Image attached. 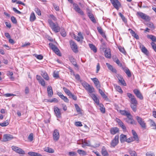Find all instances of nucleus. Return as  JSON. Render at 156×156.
Segmentation results:
<instances>
[{
  "mask_svg": "<svg viewBox=\"0 0 156 156\" xmlns=\"http://www.w3.org/2000/svg\"><path fill=\"white\" fill-rule=\"evenodd\" d=\"M127 95L128 97L130 98V103L131 108L134 112H136L137 102L136 98L134 95L131 93H127Z\"/></svg>",
  "mask_w": 156,
  "mask_h": 156,
  "instance_id": "f257e3e1",
  "label": "nucleus"
},
{
  "mask_svg": "<svg viewBox=\"0 0 156 156\" xmlns=\"http://www.w3.org/2000/svg\"><path fill=\"white\" fill-rule=\"evenodd\" d=\"M48 22L50 27L55 32L57 33L60 31V28L57 23H54L50 20H49Z\"/></svg>",
  "mask_w": 156,
  "mask_h": 156,
  "instance_id": "f03ea898",
  "label": "nucleus"
},
{
  "mask_svg": "<svg viewBox=\"0 0 156 156\" xmlns=\"http://www.w3.org/2000/svg\"><path fill=\"white\" fill-rule=\"evenodd\" d=\"M135 118L142 128L144 129H146V123L144 119L138 116H136Z\"/></svg>",
  "mask_w": 156,
  "mask_h": 156,
  "instance_id": "7ed1b4c3",
  "label": "nucleus"
},
{
  "mask_svg": "<svg viewBox=\"0 0 156 156\" xmlns=\"http://www.w3.org/2000/svg\"><path fill=\"white\" fill-rule=\"evenodd\" d=\"M137 14L143 20L146 21H149L151 20V18L149 16L141 12H137Z\"/></svg>",
  "mask_w": 156,
  "mask_h": 156,
  "instance_id": "20e7f679",
  "label": "nucleus"
},
{
  "mask_svg": "<svg viewBox=\"0 0 156 156\" xmlns=\"http://www.w3.org/2000/svg\"><path fill=\"white\" fill-rule=\"evenodd\" d=\"M49 45L50 48L56 54L59 56H61V53H60L59 50L55 45L52 43H50L49 44Z\"/></svg>",
  "mask_w": 156,
  "mask_h": 156,
  "instance_id": "39448f33",
  "label": "nucleus"
},
{
  "mask_svg": "<svg viewBox=\"0 0 156 156\" xmlns=\"http://www.w3.org/2000/svg\"><path fill=\"white\" fill-rule=\"evenodd\" d=\"M111 3L114 7L117 10H118L121 6V4L118 0H110Z\"/></svg>",
  "mask_w": 156,
  "mask_h": 156,
  "instance_id": "423d86ee",
  "label": "nucleus"
},
{
  "mask_svg": "<svg viewBox=\"0 0 156 156\" xmlns=\"http://www.w3.org/2000/svg\"><path fill=\"white\" fill-rule=\"evenodd\" d=\"M69 43L71 48L73 51L75 53H77L78 51V50L76 44L72 40L70 41Z\"/></svg>",
  "mask_w": 156,
  "mask_h": 156,
  "instance_id": "0eeeda50",
  "label": "nucleus"
},
{
  "mask_svg": "<svg viewBox=\"0 0 156 156\" xmlns=\"http://www.w3.org/2000/svg\"><path fill=\"white\" fill-rule=\"evenodd\" d=\"M102 43V44L101 46L100 49L101 51L105 54V55L106 58H107V51L106 46L105 44L103 42L102 40H101Z\"/></svg>",
  "mask_w": 156,
  "mask_h": 156,
  "instance_id": "6e6552de",
  "label": "nucleus"
},
{
  "mask_svg": "<svg viewBox=\"0 0 156 156\" xmlns=\"http://www.w3.org/2000/svg\"><path fill=\"white\" fill-rule=\"evenodd\" d=\"M126 122L132 125L135 124H136V122L133 118V116L131 114L127 117V118L125 119Z\"/></svg>",
  "mask_w": 156,
  "mask_h": 156,
  "instance_id": "1a4fd4ad",
  "label": "nucleus"
},
{
  "mask_svg": "<svg viewBox=\"0 0 156 156\" xmlns=\"http://www.w3.org/2000/svg\"><path fill=\"white\" fill-rule=\"evenodd\" d=\"M54 110L55 114L58 118H61L62 117V114L60 109L57 107L55 106L54 108Z\"/></svg>",
  "mask_w": 156,
  "mask_h": 156,
  "instance_id": "9d476101",
  "label": "nucleus"
},
{
  "mask_svg": "<svg viewBox=\"0 0 156 156\" xmlns=\"http://www.w3.org/2000/svg\"><path fill=\"white\" fill-rule=\"evenodd\" d=\"M77 143L79 144H82V146H89L91 145V144L90 141L87 140L85 139H84V140H80L78 141Z\"/></svg>",
  "mask_w": 156,
  "mask_h": 156,
  "instance_id": "9b49d317",
  "label": "nucleus"
},
{
  "mask_svg": "<svg viewBox=\"0 0 156 156\" xmlns=\"http://www.w3.org/2000/svg\"><path fill=\"white\" fill-rule=\"evenodd\" d=\"M119 136L116 135L114 138L112 140L111 144L112 146H115L117 145L119 142Z\"/></svg>",
  "mask_w": 156,
  "mask_h": 156,
  "instance_id": "f8f14e48",
  "label": "nucleus"
},
{
  "mask_svg": "<svg viewBox=\"0 0 156 156\" xmlns=\"http://www.w3.org/2000/svg\"><path fill=\"white\" fill-rule=\"evenodd\" d=\"M53 139L55 141H57L59 138V135L58 131L57 129H55L53 134Z\"/></svg>",
  "mask_w": 156,
  "mask_h": 156,
  "instance_id": "ddd939ff",
  "label": "nucleus"
},
{
  "mask_svg": "<svg viewBox=\"0 0 156 156\" xmlns=\"http://www.w3.org/2000/svg\"><path fill=\"white\" fill-rule=\"evenodd\" d=\"M133 92L138 98L140 100L143 99V97L139 90L137 89H135L133 90Z\"/></svg>",
  "mask_w": 156,
  "mask_h": 156,
  "instance_id": "4468645a",
  "label": "nucleus"
},
{
  "mask_svg": "<svg viewBox=\"0 0 156 156\" xmlns=\"http://www.w3.org/2000/svg\"><path fill=\"white\" fill-rule=\"evenodd\" d=\"M36 78L37 80L38 81L39 83L43 87L45 85V83L44 80L40 76L38 75H37L36 76Z\"/></svg>",
  "mask_w": 156,
  "mask_h": 156,
  "instance_id": "2eb2a0df",
  "label": "nucleus"
},
{
  "mask_svg": "<svg viewBox=\"0 0 156 156\" xmlns=\"http://www.w3.org/2000/svg\"><path fill=\"white\" fill-rule=\"evenodd\" d=\"M13 138V136L12 135L9 134H5L3 136V141L5 142L9 141Z\"/></svg>",
  "mask_w": 156,
  "mask_h": 156,
  "instance_id": "dca6fc26",
  "label": "nucleus"
},
{
  "mask_svg": "<svg viewBox=\"0 0 156 156\" xmlns=\"http://www.w3.org/2000/svg\"><path fill=\"white\" fill-rule=\"evenodd\" d=\"M116 120L119 125L122 128L124 131L126 129V127L124 124L119 119L116 118Z\"/></svg>",
  "mask_w": 156,
  "mask_h": 156,
  "instance_id": "f3484780",
  "label": "nucleus"
},
{
  "mask_svg": "<svg viewBox=\"0 0 156 156\" xmlns=\"http://www.w3.org/2000/svg\"><path fill=\"white\" fill-rule=\"evenodd\" d=\"M74 7V9L75 11L80 14L81 15H84V13L83 11L80 9L79 6L76 4H73Z\"/></svg>",
  "mask_w": 156,
  "mask_h": 156,
  "instance_id": "a211bd4d",
  "label": "nucleus"
},
{
  "mask_svg": "<svg viewBox=\"0 0 156 156\" xmlns=\"http://www.w3.org/2000/svg\"><path fill=\"white\" fill-rule=\"evenodd\" d=\"M12 149L16 153L23 154H25L24 151L18 147H12Z\"/></svg>",
  "mask_w": 156,
  "mask_h": 156,
  "instance_id": "6ab92c4d",
  "label": "nucleus"
},
{
  "mask_svg": "<svg viewBox=\"0 0 156 156\" xmlns=\"http://www.w3.org/2000/svg\"><path fill=\"white\" fill-rule=\"evenodd\" d=\"M132 133L133 135L132 138L133 140L134 141H136L137 143H138L139 142V139L136 132L134 130H132Z\"/></svg>",
  "mask_w": 156,
  "mask_h": 156,
  "instance_id": "aec40b11",
  "label": "nucleus"
},
{
  "mask_svg": "<svg viewBox=\"0 0 156 156\" xmlns=\"http://www.w3.org/2000/svg\"><path fill=\"white\" fill-rule=\"evenodd\" d=\"M91 79L94 82L97 88L98 89L100 87V83L98 79L96 78H91Z\"/></svg>",
  "mask_w": 156,
  "mask_h": 156,
  "instance_id": "412c9836",
  "label": "nucleus"
},
{
  "mask_svg": "<svg viewBox=\"0 0 156 156\" xmlns=\"http://www.w3.org/2000/svg\"><path fill=\"white\" fill-rule=\"evenodd\" d=\"M58 95L62 100H63L64 101L66 102H68L69 100L61 92H58L57 93Z\"/></svg>",
  "mask_w": 156,
  "mask_h": 156,
  "instance_id": "4be33fe9",
  "label": "nucleus"
},
{
  "mask_svg": "<svg viewBox=\"0 0 156 156\" xmlns=\"http://www.w3.org/2000/svg\"><path fill=\"white\" fill-rule=\"evenodd\" d=\"M119 129L117 127H114L112 128L110 130V132L111 134L114 135L119 132Z\"/></svg>",
  "mask_w": 156,
  "mask_h": 156,
  "instance_id": "5701e85b",
  "label": "nucleus"
},
{
  "mask_svg": "<svg viewBox=\"0 0 156 156\" xmlns=\"http://www.w3.org/2000/svg\"><path fill=\"white\" fill-rule=\"evenodd\" d=\"M47 92L49 97H51L53 95V92L51 87L48 86L47 87Z\"/></svg>",
  "mask_w": 156,
  "mask_h": 156,
  "instance_id": "b1692460",
  "label": "nucleus"
},
{
  "mask_svg": "<svg viewBox=\"0 0 156 156\" xmlns=\"http://www.w3.org/2000/svg\"><path fill=\"white\" fill-rule=\"evenodd\" d=\"M108 68L113 73H116L117 70L115 68L112 66L108 63Z\"/></svg>",
  "mask_w": 156,
  "mask_h": 156,
  "instance_id": "393cba45",
  "label": "nucleus"
},
{
  "mask_svg": "<svg viewBox=\"0 0 156 156\" xmlns=\"http://www.w3.org/2000/svg\"><path fill=\"white\" fill-rule=\"evenodd\" d=\"M122 69L129 77H130L131 76V73L129 69L127 68L122 67Z\"/></svg>",
  "mask_w": 156,
  "mask_h": 156,
  "instance_id": "a878e982",
  "label": "nucleus"
},
{
  "mask_svg": "<svg viewBox=\"0 0 156 156\" xmlns=\"http://www.w3.org/2000/svg\"><path fill=\"white\" fill-rule=\"evenodd\" d=\"M120 113L122 115L126 116L127 117L129 115L131 114L128 111L125 110H121L120 111Z\"/></svg>",
  "mask_w": 156,
  "mask_h": 156,
  "instance_id": "bb28decb",
  "label": "nucleus"
},
{
  "mask_svg": "<svg viewBox=\"0 0 156 156\" xmlns=\"http://www.w3.org/2000/svg\"><path fill=\"white\" fill-rule=\"evenodd\" d=\"M91 97L95 103L98 105H99V101L96 96L94 94L91 95Z\"/></svg>",
  "mask_w": 156,
  "mask_h": 156,
  "instance_id": "cd10ccee",
  "label": "nucleus"
},
{
  "mask_svg": "<svg viewBox=\"0 0 156 156\" xmlns=\"http://www.w3.org/2000/svg\"><path fill=\"white\" fill-rule=\"evenodd\" d=\"M127 137L126 135L123 134H121L120 136V140L121 143H123L125 141H126Z\"/></svg>",
  "mask_w": 156,
  "mask_h": 156,
  "instance_id": "c85d7f7f",
  "label": "nucleus"
},
{
  "mask_svg": "<svg viewBox=\"0 0 156 156\" xmlns=\"http://www.w3.org/2000/svg\"><path fill=\"white\" fill-rule=\"evenodd\" d=\"M28 154L30 156H42L41 154L32 151L29 152Z\"/></svg>",
  "mask_w": 156,
  "mask_h": 156,
  "instance_id": "c756f323",
  "label": "nucleus"
},
{
  "mask_svg": "<svg viewBox=\"0 0 156 156\" xmlns=\"http://www.w3.org/2000/svg\"><path fill=\"white\" fill-rule=\"evenodd\" d=\"M41 75L46 80H49V77L45 72H42Z\"/></svg>",
  "mask_w": 156,
  "mask_h": 156,
  "instance_id": "7c9ffc66",
  "label": "nucleus"
},
{
  "mask_svg": "<svg viewBox=\"0 0 156 156\" xmlns=\"http://www.w3.org/2000/svg\"><path fill=\"white\" fill-rule=\"evenodd\" d=\"M44 151L49 153H53L54 150L49 147H45L44 148Z\"/></svg>",
  "mask_w": 156,
  "mask_h": 156,
  "instance_id": "2f4dec72",
  "label": "nucleus"
},
{
  "mask_svg": "<svg viewBox=\"0 0 156 156\" xmlns=\"http://www.w3.org/2000/svg\"><path fill=\"white\" fill-rule=\"evenodd\" d=\"M97 29L99 33L103 37L106 38V36L105 35L104 33L103 32L102 30L101 27H98L97 28Z\"/></svg>",
  "mask_w": 156,
  "mask_h": 156,
  "instance_id": "473e14b6",
  "label": "nucleus"
},
{
  "mask_svg": "<svg viewBox=\"0 0 156 156\" xmlns=\"http://www.w3.org/2000/svg\"><path fill=\"white\" fill-rule=\"evenodd\" d=\"M85 89L88 91L90 93H91L93 92L94 89L93 87H91L89 85L85 88Z\"/></svg>",
  "mask_w": 156,
  "mask_h": 156,
  "instance_id": "72a5a7b5",
  "label": "nucleus"
},
{
  "mask_svg": "<svg viewBox=\"0 0 156 156\" xmlns=\"http://www.w3.org/2000/svg\"><path fill=\"white\" fill-rule=\"evenodd\" d=\"M88 16L90 19L93 22L95 23L96 22V20L94 19V16L92 14L89 12L88 13Z\"/></svg>",
  "mask_w": 156,
  "mask_h": 156,
  "instance_id": "f704fd0d",
  "label": "nucleus"
},
{
  "mask_svg": "<svg viewBox=\"0 0 156 156\" xmlns=\"http://www.w3.org/2000/svg\"><path fill=\"white\" fill-rule=\"evenodd\" d=\"M36 19V16L34 12L32 13L30 15V21L31 22H33Z\"/></svg>",
  "mask_w": 156,
  "mask_h": 156,
  "instance_id": "c9c22d12",
  "label": "nucleus"
},
{
  "mask_svg": "<svg viewBox=\"0 0 156 156\" xmlns=\"http://www.w3.org/2000/svg\"><path fill=\"white\" fill-rule=\"evenodd\" d=\"M89 46L90 48L94 52L96 53L97 52V48L94 45L92 44H90Z\"/></svg>",
  "mask_w": 156,
  "mask_h": 156,
  "instance_id": "e433bc0d",
  "label": "nucleus"
},
{
  "mask_svg": "<svg viewBox=\"0 0 156 156\" xmlns=\"http://www.w3.org/2000/svg\"><path fill=\"white\" fill-rule=\"evenodd\" d=\"M146 24L149 27L152 28L153 29L155 28V27L154 26L153 23L151 22H149L147 23H146Z\"/></svg>",
  "mask_w": 156,
  "mask_h": 156,
  "instance_id": "4c0bfd02",
  "label": "nucleus"
},
{
  "mask_svg": "<svg viewBox=\"0 0 156 156\" xmlns=\"http://www.w3.org/2000/svg\"><path fill=\"white\" fill-rule=\"evenodd\" d=\"M150 122V126L153 127V129H156V125L155 122L153 120H151Z\"/></svg>",
  "mask_w": 156,
  "mask_h": 156,
  "instance_id": "58836bf2",
  "label": "nucleus"
},
{
  "mask_svg": "<svg viewBox=\"0 0 156 156\" xmlns=\"http://www.w3.org/2000/svg\"><path fill=\"white\" fill-rule=\"evenodd\" d=\"M148 38L150 39L152 41L154 42L156 41V37L152 35H148L147 36Z\"/></svg>",
  "mask_w": 156,
  "mask_h": 156,
  "instance_id": "ea45409f",
  "label": "nucleus"
},
{
  "mask_svg": "<svg viewBox=\"0 0 156 156\" xmlns=\"http://www.w3.org/2000/svg\"><path fill=\"white\" fill-rule=\"evenodd\" d=\"M77 152L80 155H85L87 154V153L85 151L81 150H78Z\"/></svg>",
  "mask_w": 156,
  "mask_h": 156,
  "instance_id": "a19ab883",
  "label": "nucleus"
},
{
  "mask_svg": "<svg viewBox=\"0 0 156 156\" xmlns=\"http://www.w3.org/2000/svg\"><path fill=\"white\" fill-rule=\"evenodd\" d=\"M63 90L65 93L68 96H69L71 94L70 91L67 89L65 87L63 88Z\"/></svg>",
  "mask_w": 156,
  "mask_h": 156,
  "instance_id": "79ce46f5",
  "label": "nucleus"
},
{
  "mask_svg": "<svg viewBox=\"0 0 156 156\" xmlns=\"http://www.w3.org/2000/svg\"><path fill=\"white\" fill-rule=\"evenodd\" d=\"M101 152L102 154L104 156H105L107 154V151L105 149L104 147H103L102 148Z\"/></svg>",
  "mask_w": 156,
  "mask_h": 156,
  "instance_id": "37998d69",
  "label": "nucleus"
},
{
  "mask_svg": "<svg viewBox=\"0 0 156 156\" xmlns=\"http://www.w3.org/2000/svg\"><path fill=\"white\" fill-rule=\"evenodd\" d=\"M98 90L99 93L100 94L101 96L104 98H106V96L105 95V94H104V92L102 91V90L100 89V88H98Z\"/></svg>",
  "mask_w": 156,
  "mask_h": 156,
  "instance_id": "c03bdc74",
  "label": "nucleus"
},
{
  "mask_svg": "<svg viewBox=\"0 0 156 156\" xmlns=\"http://www.w3.org/2000/svg\"><path fill=\"white\" fill-rule=\"evenodd\" d=\"M129 152L131 156H137L136 154L135 151L130 150Z\"/></svg>",
  "mask_w": 156,
  "mask_h": 156,
  "instance_id": "a18cd8bd",
  "label": "nucleus"
},
{
  "mask_svg": "<svg viewBox=\"0 0 156 156\" xmlns=\"http://www.w3.org/2000/svg\"><path fill=\"white\" fill-rule=\"evenodd\" d=\"M74 105L77 112L78 113H80L81 112V109L78 105L76 104Z\"/></svg>",
  "mask_w": 156,
  "mask_h": 156,
  "instance_id": "49530a36",
  "label": "nucleus"
},
{
  "mask_svg": "<svg viewBox=\"0 0 156 156\" xmlns=\"http://www.w3.org/2000/svg\"><path fill=\"white\" fill-rule=\"evenodd\" d=\"M115 88L117 91L119 92L122 93L123 92V91L121 89V88L119 86H116L115 87Z\"/></svg>",
  "mask_w": 156,
  "mask_h": 156,
  "instance_id": "de8ad7c7",
  "label": "nucleus"
},
{
  "mask_svg": "<svg viewBox=\"0 0 156 156\" xmlns=\"http://www.w3.org/2000/svg\"><path fill=\"white\" fill-rule=\"evenodd\" d=\"M61 34L63 37H65L66 36V33L64 29H61Z\"/></svg>",
  "mask_w": 156,
  "mask_h": 156,
  "instance_id": "09e8293b",
  "label": "nucleus"
},
{
  "mask_svg": "<svg viewBox=\"0 0 156 156\" xmlns=\"http://www.w3.org/2000/svg\"><path fill=\"white\" fill-rule=\"evenodd\" d=\"M141 51L142 52L145 54H147V50L145 47L144 46H142V48H141Z\"/></svg>",
  "mask_w": 156,
  "mask_h": 156,
  "instance_id": "8fccbe9b",
  "label": "nucleus"
},
{
  "mask_svg": "<svg viewBox=\"0 0 156 156\" xmlns=\"http://www.w3.org/2000/svg\"><path fill=\"white\" fill-rule=\"evenodd\" d=\"M118 49L119 51L123 54H125L126 53V52L123 47L120 46L118 47Z\"/></svg>",
  "mask_w": 156,
  "mask_h": 156,
  "instance_id": "3c124183",
  "label": "nucleus"
},
{
  "mask_svg": "<svg viewBox=\"0 0 156 156\" xmlns=\"http://www.w3.org/2000/svg\"><path fill=\"white\" fill-rule=\"evenodd\" d=\"M100 107V109L101 111L103 113H104L105 112V109L104 108H103V105L100 104L99 105Z\"/></svg>",
  "mask_w": 156,
  "mask_h": 156,
  "instance_id": "603ef678",
  "label": "nucleus"
},
{
  "mask_svg": "<svg viewBox=\"0 0 156 156\" xmlns=\"http://www.w3.org/2000/svg\"><path fill=\"white\" fill-rule=\"evenodd\" d=\"M11 19L12 22L14 24H16L17 21L16 18L14 16H12L11 17Z\"/></svg>",
  "mask_w": 156,
  "mask_h": 156,
  "instance_id": "864d4df0",
  "label": "nucleus"
},
{
  "mask_svg": "<svg viewBox=\"0 0 156 156\" xmlns=\"http://www.w3.org/2000/svg\"><path fill=\"white\" fill-rule=\"evenodd\" d=\"M35 11L38 15L41 16V12L40 9L37 8H35Z\"/></svg>",
  "mask_w": 156,
  "mask_h": 156,
  "instance_id": "5fc2aeb1",
  "label": "nucleus"
},
{
  "mask_svg": "<svg viewBox=\"0 0 156 156\" xmlns=\"http://www.w3.org/2000/svg\"><path fill=\"white\" fill-rule=\"evenodd\" d=\"M35 57L37 58L39 60H41L43 58V56L41 55H37V54H35Z\"/></svg>",
  "mask_w": 156,
  "mask_h": 156,
  "instance_id": "6e6d98bb",
  "label": "nucleus"
},
{
  "mask_svg": "<svg viewBox=\"0 0 156 156\" xmlns=\"http://www.w3.org/2000/svg\"><path fill=\"white\" fill-rule=\"evenodd\" d=\"M134 141L132 137H130L129 138L126 139V142L129 143L133 141Z\"/></svg>",
  "mask_w": 156,
  "mask_h": 156,
  "instance_id": "4d7b16f0",
  "label": "nucleus"
},
{
  "mask_svg": "<svg viewBox=\"0 0 156 156\" xmlns=\"http://www.w3.org/2000/svg\"><path fill=\"white\" fill-rule=\"evenodd\" d=\"M69 96V98H72L73 100H77V98L76 96V95L73 94L72 93Z\"/></svg>",
  "mask_w": 156,
  "mask_h": 156,
  "instance_id": "13d9d810",
  "label": "nucleus"
},
{
  "mask_svg": "<svg viewBox=\"0 0 156 156\" xmlns=\"http://www.w3.org/2000/svg\"><path fill=\"white\" fill-rule=\"evenodd\" d=\"M151 44L153 49L156 52V44L154 42H152Z\"/></svg>",
  "mask_w": 156,
  "mask_h": 156,
  "instance_id": "bf43d9fd",
  "label": "nucleus"
},
{
  "mask_svg": "<svg viewBox=\"0 0 156 156\" xmlns=\"http://www.w3.org/2000/svg\"><path fill=\"white\" fill-rule=\"evenodd\" d=\"M78 35L79 37H80V40L82 41L83 40V39L84 38H83V37L82 34V33L80 32L78 33Z\"/></svg>",
  "mask_w": 156,
  "mask_h": 156,
  "instance_id": "052dcab7",
  "label": "nucleus"
},
{
  "mask_svg": "<svg viewBox=\"0 0 156 156\" xmlns=\"http://www.w3.org/2000/svg\"><path fill=\"white\" fill-rule=\"evenodd\" d=\"M119 81L122 85L124 86H126V84L123 78L122 79V80H121Z\"/></svg>",
  "mask_w": 156,
  "mask_h": 156,
  "instance_id": "680f3d73",
  "label": "nucleus"
},
{
  "mask_svg": "<svg viewBox=\"0 0 156 156\" xmlns=\"http://www.w3.org/2000/svg\"><path fill=\"white\" fill-rule=\"evenodd\" d=\"M9 124L8 122L6 121L4 122H3L0 123V125L2 126H5Z\"/></svg>",
  "mask_w": 156,
  "mask_h": 156,
  "instance_id": "e2e57ef3",
  "label": "nucleus"
},
{
  "mask_svg": "<svg viewBox=\"0 0 156 156\" xmlns=\"http://www.w3.org/2000/svg\"><path fill=\"white\" fill-rule=\"evenodd\" d=\"M115 62L119 66L122 67H123L122 66V64L120 62L119 59H117V60L115 61Z\"/></svg>",
  "mask_w": 156,
  "mask_h": 156,
  "instance_id": "0e129e2a",
  "label": "nucleus"
},
{
  "mask_svg": "<svg viewBox=\"0 0 156 156\" xmlns=\"http://www.w3.org/2000/svg\"><path fill=\"white\" fill-rule=\"evenodd\" d=\"M69 155L70 156H75L76 155V153L74 152H69Z\"/></svg>",
  "mask_w": 156,
  "mask_h": 156,
  "instance_id": "69168bd1",
  "label": "nucleus"
},
{
  "mask_svg": "<svg viewBox=\"0 0 156 156\" xmlns=\"http://www.w3.org/2000/svg\"><path fill=\"white\" fill-rule=\"evenodd\" d=\"M28 138L30 141H32L33 140V134L32 133H31L29 135Z\"/></svg>",
  "mask_w": 156,
  "mask_h": 156,
  "instance_id": "338daca9",
  "label": "nucleus"
},
{
  "mask_svg": "<svg viewBox=\"0 0 156 156\" xmlns=\"http://www.w3.org/2000/svg\"><path fill=\"white\" fill-rule=\"evenodd\" d=\"M146 156H154V154L151 152H147L146 154Z\"/></svg>",
  "mask_w": 156,
  "mask_h": 156,
  "instance_id": "774afa93",
  "label": "nucleus"
}]
</instances>
